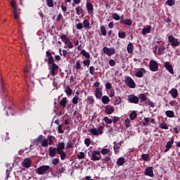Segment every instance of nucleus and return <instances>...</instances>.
<instances>
[{
  "instance_id": "nucleus-1",
  "label": "nucleus",
  "mask_w": 180,
  "mask_h": 180,
  "mask_svg": "<svg viewBox=\"0 0 180 180\" xmlns=\"http://www.w3.org/2000/svg\"><path fill=\"white\" fill-rule=\"evenodd\" d=\"M50 169H51L50 166L43 165L36 169L35 172H36V174H38V175H44V174H47V172H49Z\"/></svg>"
},
{
  "instance_id": "nucleus-2",
  "label": "nucleus",
  "mask_w": 180,
  "mask_h": 180,
  "mask_svg": "<svg viewBox=\"0 0 180 180\" xmlns=\"http://www.w3.org/2000/svg\"><path fill=\"white\" fill-rule=\"evenodd\" d=\"M51 66L49 67V70H50V74L51 75V77H56V75H57V74H58V68L59 67L58 66L57 64H56V63H54V61L51 64Z\"/></svg>"
},
{
  "instance_id": "nucleus-3",
  "label": "nucleus",
  "mask_w": 180,
  "mask_h": 180,
  "mask_svg": "<svg viewBox=\"0 0 180 180\" xmlns=\"http://www.w3.org/2000/svg\"><path fill=\"white\" fill-rule=\"evenodd\" d=\"M168 41L171 43L172 47H178L180 44L179 40L175 38L172 34L168 37Z\"/></svg>"
},
{
  "instance_id": "nucleus-4",
  "label": "nucleus",
  "mask_w": 180,
  "mask_h": 180,
  "mask_svg": "<svg viewBox=\"0 0 180 180\" xmlns=\"http://www.w3.org/2000/svg\"><path fill=\"white\" fill-rule=\"evenodd\" d=\"M46 57H48V58H45L44 62L47 63V65L49 67H50V65L53 64L54 61V57H53V55H51V52L49 51L46 52Z\"/></svg>"
},
{
  "instance_id": "nucleus-5",
  "label": "nucleus",
  "mask_w": 180,
  "mask_h": 180,
  "mask_svg": "<svg viewBox=\"0 0 180 180\" xmlns=\"http://www.w3.org/2000/svg\"><path fill=\"white\" fill-rule=\"evenodd\" d=\"M124 81L127 86H129V88L131 89L136 88V82H134V80L131 77H127Z\"/></svg>"
},
{
  "instance_id": "nucleus-6",
  "label": "nucleus",
  "mask_w": 180,
  "mask_h": 180,
  "mask_svg": "<svg viewBox=\"0 0 180 180\" xmlns=\"http://www.w3.org/2000/svg\"><path fill=\"white\" fill-rule=\"evenodd\" d=\"M103 51L104 53V54H106V56H113V54H115L116 53V49L113 47H103Z\"/></svg>"
},
{
  "instance_id": "nucleus-7",
  "label": "nucleus",
  "mask_w": 180,
  "mask_h": 180,
  "mask_svg": "<svg viewBox=\"0 0 180 180\" xmlns=\"http://www.w3.org/2000/svg\"><path fill=\"white\" fill-rule=\"evenodd\" d=\"M149 69L150 71H153V72H155L158 70V63L154 60H151L149 62Z\"/></svg>"
},
{
  "instance_id": "nucleus-8",
  "label": "nucleus",
  "mask_w": 180,
  "mask_h": 180,
  "mask_svg": "<svg viewBox=\"0 0 180 180\" xmlns=\"http://www.w3.org/2000/svg\"><path fill=\"white\" fill-rule=\"evenodd\" d=\"M102 158L99 150H94L91 157V161H99Z\"/></svg>"
},
{
  "instance_id": "nucleus-9",
  "label": "nucleus",
  "mask_w": 180,
  "mask_h": 180,
  "mask_svg": "<svg viewBox=\"0 0 180 180\" xmlns=\"http://www.w3.org/2000/svg\"><path fill=\"white\" fill-rule=\"evenodd\" d=\"M153 169V167H148L145 169L144 175H146V176H150V178H153V176H154V171Z\"/></svg>"
},
{
  "instance_id": "nucleus-10",
  "label": "nucleus",
  "mask_w": 180,
  "mask_h": 180,
  "mask_svg": "<svg viewBox=\"0 0 180 180\" xmlns=\"http://www.w3.org/2000/svg\"><path fill=\"white\" fill-rule=\"evenodd\" d=\"M128 101L129 102H130V103H134L135 105H137V103H139V99L137 96H134L132 94L128 96Z\"/></svg>"
},
{
  "instance_id": "nucleus-11",
  "label": "nucleus",
  "mask_w": 180,
  "mask_h": 180,
  "mask_svg": "<svg viewBox=\"0 0 180 180\" xmlns=\"http://www.w3.org/2000/svg\"><path fill=\"white\" fill-rule=\"evenodd\" d=\"M104 112L106 115H112L115 112V107L110 105H105Z\"/></svg>"
},
{
  "instance_id": "nucleus-12",
  "label": "nucleus",
  "mask_w": 180,
  "mask_h": 180,
  "mask_svg": "<svg viewBox=\"0 0 180 180\" xmlns=\"http://www.w3.org/2000/svg\"><path fill=\"white\" fill-rule=\"evenodd\" d=\"M49 157H51V158H53V157H56L57 155L58 150L56 148L50 147L49 148Z\"/></svg>"
},
{
  "instance_id": "nucleus-13",
  "label": "nucleus",
  "mask_w": 180,
  "mask_h": 180,
  "mask_svg": "<svg viewBox=\"0 0 180 180\" xmlns=\"http://www.w3.org/2000/svg\"><path fill=\"white\" fill-rule=\"evenodd\" d=\"M114 146L113 149L115 154H117L119 153V150L120 149V147H122V144H123V141H121L120 143H117L116 142L113 143Z\"/></svg>"
},
{
  "instance_id": "nucleus-14",
  "label": "nucleus",
  "mask_w": 180,
  "mask_h": 180,
  "mask_svg": "<svg viewBox=\"0 0 180 180\" xmlns=\"http://www.w3.org/2000/svg\"><path fill=\"white\" fill-rule=\"evenodd\" d=\"M64 148H65V143H64V142L58 143L56 146V150L58 153H61L64 151Z\"/></svg>"
},
{
  "instance_id": "nucleus-15",
  "label": "nucleus",
  "mask_w": 180,
  "mask_h": 180,
  "mask_svg": "<svg viewBox=\"0 0 180 180\" xmlns=\"http://www.w3.org/2000/svg\"><path fill=\"white\" fill-rule=\"evenodd\" d=\"M164 67L170 72V74H174V68H172V65H170L169 62H165Z\"/></svg>"
},
{
  "instance_id": "nucleus-16",
  "label": "nucleus",
  "mask_w": 180,
  "mask_h": 180,
  "mask_svg": "<svg viewBox=\"0 0 180 180\" xmlns=\"http://www.w3.org/2000/svg\"><path fill=\"white\" fill-rule=\"evenodd\" d=\"M86 10L89 15L94 13V5L91 2L86 3Z\"/></svg>"
},
{
  "instance_id": "nucleus-17",
  "label": "nucleus",
  "mask_w": 180,
  "mask_h": 180,
  "mask_svg": "<svg viewBox=\"0 0 180 180\" xmlns=\"http://www.w3.org/2000/svg\"><path fill=\"white\" fill-rule=\"evenodd\" d=\"M127 51L128 54H133V51H134V46L133 45V43L129 42L127 44Z\"/></svg>"
},
{
  "instance_id": "nucleus-18",
  "label": "nucleus",
  "mask_w": 180,
  "mask_h": 180,
  "mask_svg": "<svg viewBox=\"0 0 180 180\" xmlns=\"http://www.w3.org/2000/svg\"><path fill=\"white\" fill-rule=\"evenodd\" d=\"M22 165L25 167V168H30L32 166V160H30L29 158L25 159L22 162Z\"/></svg>"
},
{
  "instance_id": "nucleus-19",
  "label": "nucleus",
  "mask_w": 180,
  "mask_h": 180,
  "mask_svg": "<svg viewBox=\"0 0 180 180\" xmlns=\"http://www.w3.org/2000/svg\"><path fill=\"white\" fill-rule=\"evenodd\" d=\"M120 23L121 25H127V26H131L133 22L130 19L120 20Z\"/></svg>"
},
{
  "instance_id": "nucleus-20",
  "label": "nucleus",
  "mask_w": 180,
  "mask_h": 180,
  "mask_svg": "<svg viewBox=\"0 0 180 180\" xmlns=\"http://www.w3.org/2000/svg\"><path fill=\"white\" fill-rule=\"evenodd\" d=\"M102 88L98 87L96 89V94L95 96L97 99H101L102 98Z\"/></svg>"
},
{
  "instance_id": "nucleus-21",
  "label": "nucleus",
  "mask_w": 180,
  "mask_h": 180,
  "mask_svg": "<svg viewBox=\"0 0 180 180\" xmlns=\"http://www.w3.org/2000/svg\"><path fill=\"white\" fill-rule=\"evenodd\" d=\"M169 94H170L172 98H178V89L173 88L169 91Z\"/></svg>"
},
{
  "instance_id": "nucleus-22",
  "label": "nucleus",
  "mask_w": 180,
  "mask_h": 180,
  "mask_svg": "<svg viewBox=\"0 0 180 180\" xmlns=\"http://www.w3.org/2000/svg\"><path fill=\"white\" fill-rule=\"evenodd\" d=\"M143 72L146 74V69H144L143 68H141V70L136 72L135 76L137 77L138 78H143V75H144Z\"/></svg>"
},
{
  "instance_id": "nucleus-23",
  "label": "nucleus",
  "mask_w": 180,
  "mask_h": 180,
  "mask_svg": "<svg viewBox=\"0 0 180 180\" xmlns=\"http://www.w3.org/2000/svg\"><path fill=\"white\" fill-rule=\"evenodd\" d=\"M43 139H44V136L43 135H39L37 139H34V144L39 146V144L43 141Z\"/></svg>"
},
{
  "instance_id": "nucleus-24",
  "label": "nucleus",
  "mask_w": 180,
  "mask_h": 180,
  "mask_svg": "<svg viewBox=\"0 0 180 180\" xmlns=\"http://www.w3.org/2000/svg\"><path fill=\"white\" fill-rule=\"evenodd\" d=\"M48 144L49 146H53L54 145V140H56V137L53 135L48 136Z\"/></svg>"
},
{
  "instance_id": "nucleus-25",
  "label": "nucleus",
  "mask_w": 180,
  "mask_h": 180,
  "mask_svg": "<svg viewBox=\"0 0 180 180\" xmlns=\"http://www.w3.org/2000/svg\"><path fill=\"white\" fill-rule=\"evenodd\" d=\"M148 33H151V26L150 25H147V27L142 30V34L143 35L148 34Z\"/></svg>"
},
{
  "instance_id": "nucleus-26",
  "label": "nucleus",
  "mask_w": 180,
  "mask_h": 180,
  "mask_svg": "<svg viewBox=\"0 0 180 180\" xmlns=\"http://www.w3.org/2000/svg\"><path fill=\"white\" fill-rule=\"evenodd\" d=\"M24 74L27 78V81H29V77H30V69L28 67L24 68Z\"/></svg>"
},
{
  "instance_id": "nucleus-27",
  "label": "nucleus",
  "mask_w": 180,
  "mask_h": 180,
  "mask_svg": "<svg viewBox=\"0 0 180 180\" xmlns=\"http://www.w3.org/2000/svg\"><path fill=\"white\" fill-rule=\"evenodd\" d=\"M59 103L63 109H65V108L67 107V97H63Z\"/></svg>"
},
{
  "instance_id": "nucleus-28",
  "label": "nucleus",
  "mask_w": 180,
  "mask_h": 180,
  "mask_svg": "<svg viewBox=\"0 0 180 180\" xmlns=\"http://www.w3.org/2000/svg\"><path fill=\"white\" fill-rule=\"evenodd\" d=\"M101 101L104 105H108V103H109V102H110V98H109V96H103L101 98Z\"/></svg>"
},
{
  "instance_id": "nucleus-29",
  "label": "nucleus",
  "mask_w": 180,
  "mask_h": 180,
  "mask_svg": "<svg viewBox=\"0 0 180 180\" xmlns=\"http://www.w3.org/2000/svg\"><path fill=\"white\" fill-rule=\"evenodd\" d=\"M81 54L87 60L91 58V55L89 54V53L86 52V51H85L84 49H82L81 51Z\"/></svg>"
},
{
  "instance_id": "nucleus-30",
  "label": "nucleus",
  "mask_w": 180,
  "mask_h": 180,
  "mask_svg": "<svg viewBox=\"0 0 180 180\" xmlns=\"http://www.w3.org/2000/svg\"><path fill=\"white\" fill-rule=\"evenodd\" d=\"M172 144H174V138H172L171 140L167 143L165 148L171 150V148H172Z\"/></svg>"
},
{
  "instance_id": "nucleus-31",
  "label": "nucleus",
  "mask_w": 180,
  "mask_h": 180,
  "mask_svg": "<svg viewBox=\"0 0 180 180\" xmlns=\"http://www.w3.org/2000/svg\"><path fill=\"white\" fill-rule=\"evenodd\" d=\"M61 41L65 43V44L70 40V37H67L65 34H63L60 36Z\"/></svg>"
},
{
  "instance_id": "nucleus-32",
  "label": "nucleus",
  "mask_w": 180,
  "mask_h": 180,
  "mask_svg": "<svg viewBox=\"0 0 180 180\" xmlns=\"http://www.w3.org/2000/svg\"><path fill=\"white\" fill-rule=\"evenodd\" d=\"M89 132L91 133V134H92V136H99V132L98 131V129L96 128H91Z\"/></svg>"
},
{
  "instance_id": "nucleus-33",
  "label": "nucleus",
  "mask_w": 180,
  "mask_h": 180,
  "mask_svg": "<svg viewBox=\"0 0 180 180\" xmlns=\"http://www.w3.org/2000/svg\"><path fill=\"white\" fill-rule=\"evenodd\" d=\"M74 143H75V140L68 141L66 144L67 148H74Z\"/></svg>"
},
{
  "instance_id": "nucleus-34",
  "label": "nucleus",
  "mask_w": 180,
  "mask_h": 180,
  "mask_svg": "<svg viewBox=\"0 0 180 180\" xmlns=\"http://www.w3.org/2000/svg\"><path fill=\"white\" fill-rule=\"evenodd\" d=\"M75 11H76L77 15H78L84 14V11L82 10V6H78L77 8H75Z\"/></svg>"
},
{
  "instance_id": "nucleus-35",
  "label": "nucleus",
  "mask_w": 180,
  "mask_h": 180,
  "mask_svg": "<svg viewBox=\"0 0 180 180\" xmlns=\"http://www.w3.org/2000/svg\"><path fill=\"white\" fill-rule=\"evenodd\" d=\"M117 165L119 166H122L124 165V158H119L117 161Z\"/></svg>"
},
{
  "instance_id": "nucleus-36",
  "label": "nucleus",
  "mask_w": 180,
  "mask_h": 180,
  "mask_svg": "<svg viewBox=\"0 0 180 180\" xmlns=\"http://www.w3.org/2000/svg\"><path fill=\"white\" fill-rule=\"evenodd\" d=\"M165 114L167 117H174L175 116V113H174V111L172 110H167Z\"/></svg>"
},
{
  "instance_id": "nucleus-37",
  "label": "nucleus",
  "mask_w": 180,
  "mask_h": 180,
  "mask_svg": "<svg viewBox=\"0 0 180 180\" xmlns=\"http://www.w3.org/2000/svg\"><path fill=\"white\" fill-rule=\"evenodd\" d=\"M129 118L131 119V120H134V119H137V112H136V111H133L129 115Z\"/></svg>"
},
{
  "instance_id": "nucleus-38",
  "label": "nucleus",
  "mask_w": 180,
  "mask_h": 180,
  "mask_svg": "<svg viewBox=\"0 0 180 180\" xmlns=\"http://www.w3.org/2000/svg\"><path fill=\"white\" fill-rule=\"evenodd\" d=\"M100 30H101V32L102 36H106L107 32H106V28L105 27L104 25H101V26L100 27Z\"/></svg>"
},
{
  "instance_id": "nucleus-39",
  "label": "nucleus",
  "mask_w": 180,
  "mask_h": 180,
  "mask_svg": "<svg viewBox=\"0 0 180 180\" xmlns=\"http://www.w3.org/2000/svg\"><path fill=\"white\" fill-rule=\"evenodd\" d=\"M58 154H59V155H60V159L62 160V161H64L67 157V154H65V152L62 151V152H59L58 153Z\"/></svg>"
},
{
  "instance_id": "nucleus-40",
  "label": "nucleus",
  "mask_w": 180,
  "mask_h": 180,
  "mask_svg": "<svg viewBox=\"0 0 180 180\" xmlns=\"http://www.w3.org/2000/svg\"><path fill=\"white\" fill-rule=\"evenodd\" d=\"M104 122L106 123V124H112L113 122V120L108 117H105L103 118Z\"/></svg>"
},
{
  "instance_id": "nucleus-41",
  "label": "nucleus",
  "mask_w": 180,
  "mask_h": 180,
  "mask_svg": "<svg viewBox=\"0 0 180 180\" xmlns=\"http://www.w3.org/2000/svg\"><path fill=\"white\" fill-rule=\"evenodd\" d=\"M65 92L66 95H72V89H71V87H70V86H67V88L65 90Z\"/></svg>"
},
{
  "instance_id": "nucleus-42",
  "label": "nucleus",
  "mask_w": 180,
  "mask_h": 180,
  "mask_svg": "<svg viewBox=\"0 0 180 180\" xmlns=\"http://www.w3.org/2000/svg\"><path fill=\"white\" fill-rule=\"evenodd\" d=\"M141 158H142V160H143V161H150V155L143 154L141 155Z\"/></svg>"
},
{
  "instance_id": "nucleus-43",
  "label": "nucleus",
  "mask_w": 180,
  "mask_h": 180,
  "mask_svg": "<svg viewBox=\"0 0 180 180\" xmlns=\"http://www.w3.org/2000/svg\"><path fill=\"white\" fill-rule=\"evenodd\" d=\"M11 6L13 7L14 11H18V6L16 5V1L15 0H11Z\"/></svg>"
},
{
  "instance_id": "nucleus-44",
  "label": "nucleus",
  "mask_w": 180,
  "mask_h": 180,
  "mask_svg": "<svg viewBox=\"0 0 180 180\" xmlns=\"http://www.w3.org/2000/svg\"><path fill=\"white\" fill-rule=\"evenodd\" d=\"M41 146L42 147H48L49 146V140L48 139H42V141L41 143Z\"/></svg>"
},
{
  "instance_id": "nucleus-45",
  "label": "nucleus",
  "mask_w": 180,
  "mask_h": 180,
  "mask_svg": "<svg viewBox=\"0 0 180 180\" xmlns=\"http://www.w3.org/2000/svg\"><path fill=\"white\" fill-rule=\"evenodd\" d=\"M58 174H64L65 172V167L60 165V167L58 168Z\"/></svg>"
},
{
  "instance_id": "nucleus-46",
  "label": "nucleus",
  "mask_w": 180,
  "mask_h": 180,
  "mask_svg": "<svg viewBox=\"0 0 180 180\" xmlns=\"http://www.w3.org/2000/svg\"><path fill=\"white\" fill-rule=\"evenodd\" d=\"M139 98L141 100V102H146V101H147V96H146L145 94H141Z\"/></svg>"
},
{
  "instance_id": "nucleus-47",
  "label": "nucleus",
  "mask_w": 180,
  "mask_h": 180,
  "mask_svg": "<svg viewBox=\"0 0 180 180\" xmlns=\"http://www.w3.org/2000/svg\"><path fill=\"white\" fill-rule=\"evenodd\" d=\"M114 102L115 105H119L122 102V98H120V97L115 96L114 98Z\"/></svg>"
},
{
  "instance_id": "nucleus-48",
  "label": "nucleus",
  "mask_w": 180,
  "mask_h": 180,
  "mask_svg": "<svg viewBox=\"0 0 180 180\" xmlns=\"http://www.w3.org/2000/svg\"><path fill=\"white\" fill-rule=\"evenodd\" d=\"M160 129H163L164 130H168V125L166 123H161L159 125Z\"/></svg>"
},
{
  "instance_id": "nucleus-49",
  "label": "nucleus",
  "mask_w": 180,
  "mask_h": 180,
  "mask_svg": "<svg viewBox=\"0 0 180 180\" xmlns=\"http://www.w3.org/2000/svg\"><path fill=\"white\" fill-rule=\"evenodd\" d=\"M164 50H165L164 46H160L158 49V55L162 56V54H164Z\"/></svg>"
},
{
  "instance_id": "nucleus-50",
  "label": "nucleus",
  "mask_w": 180,
  "mask_h": 180,
  "mask_svg": "<svg viewBox=\"0 0 180 180\" xmlns=\"http://www.w3.org/2000/svg\"><path fill=\"white\" fill-rule=\"evenodd\" d=\"M90 65H91V60L87 59L83 61V65L84 67H89Z\"/></svg>"
},
{
  "instance_id": "nucleus-51",
  "label": "nucleus",
  "mask_w": 180,
  "mask_h": 180,
  "mask_svg": "<svg viewBox=\"0 0 180 180\" xmlns=\"http://www.w3.org/2000/svg\"><path fill=\"white\" fill-rule=\"evenodd\" d=\"M46 5L49 8H53L54 6V3L53 2V0H46Z\"/></svg>"
},
{
  "instance_id": "nucleus-52",
  "label": "nucleus",
  "mask_w": 180,
  "mask_h": 180,
  "mask_svg": "<svg viewBox=\"0 0 180 180\" xmlns=\"http://www.w3.org/2000/svg\"><path fill=\"white\" fill-rule=\"evenodd\" d=\"M79 100V98H78V96H75V97H73L72 100L73 105H77L78 103Z\"/></svg>"
},
{
  "instance_id": "nucleus-53",
  "label": "nucleus",
  "mask_w": 180,
  "mask_h": 180,
  "mask_svg": "<svg viewBox=\"0 0 180 180\" xmlns=\"http://www.w3.org/2000/svg\"><path fill=\"white\" fill-rule=\"evenodd\" d=\"M166 4H168L169 6H174V5H175V0H167Z\"/></svg>"
},
{
  "instance_id": "nucleus-54",
  "label": "nucleus",
  "mask_w": 180,
  "mask_h": 180,
  "mask_svg": "<svg viewBox=\"0 0 180 180\" xmlns=\"http://www.w3.org/2000/svg\"><path fill=\"white\" fill-rule=\"evenodd\" d=\"M112 19H115V20H120V16L119 14L114 13H112Z\"/></svg>"
},
{
  "instance_id": "nucleus-55",
  "label": "nucleus",
  "mask_w": 180,
  "mask_h": 180,
  "mask_svg": "<svg viewBox=\"0 0 180 180\" xmlns=\"http://www.w3.org/2000/svg\"><path fill=\"white\" fill-rule=\"evenodd\" d=\"M109 153H110V150L108 148H103L101 150V154H103V155H105V154H109Z\"/></svg>"
},
{
  "instance_id": "nucleus-56",
  "label": "nucleus",
  "mask_w": 180,
  "mask_h": 180,
  "mask_svg": "<svg viewBox=\"0 0 180 180\" xmlns=\"http://www.w3.org/2000/svg\"><path fill=\"white\" fill-rule=\"evenodd\" d=\"M65 44H67L68 49H74V45H72V42L71 40H68Z\"/></svg>"
},
{
  "instance_id": "nucleus-57",
  "label": "nucleus",
  "mask_w": 180,
  "mask_h": 180,
  "mask_svg": "<svg viewBox=\"0 0 180 180\" xmlns=\"http://www.w3.org/2000/svg\"><path fill=\"white\" fill-rule=\"evenodd\" d=\"M60 162V159L59 158H53L51 161V164L53 165H57Z\"/></svg>"
},
{
  "instance_id": "nucleus-58",
  "label": "nucleus",
  "mask_w": 180,
  "mask_h": 180,
  "mask_svg": "<svg viewBox=\"0 0 180 180\" xmlns=\"http://www.w3.org/2000/svg\"><path fill=\"white\" fill-rule=\"evenodd\" d=\"M149 123H150V118L145 117L144 118V122H143V126H148Z\"/></svg>"
},
{
  "instance_id": "nucleus-59",
  "label": "nucleus",
  "mask_w": 180,
  "mask_h": 180,
  "mask_svg": "<svg viewBox=\"0 0 180 180\" xmlns=\"http://www.w3.org/2000/svg\"><path fill=\"white\" fill-rule=\"evenodd\" d=\"M84 27L88 29L89 27V21L88 20H84L83 21Z\"/></svg>"
},
{
  "instance_id": "nucleus-60",
  "label": "nucleus",
  "mask_w": 180,
  "mask_h": 180,
  "mask_svg": "<svg viewBox=\"0 0 180 180\" xmlns=\"http://www.w3.org/2000/svg\"><path fill=\"white\" fill-rule=\"evenodd\" d=\"M89 70L91 75H95V67L90 66Z\"/></svg>"
},
{
  "instance_id": "nucleus-61",
  "label": "nucleus",
  "mask_w": 180,
  "mask_h": 180,
  "mask_svg": "<svg viewBox=\"0 0 180 180\" xmlns=\"http://www.w3.org/2000/svg\"><path fill=\"white\" fill-rule=\"evenodd\" d=\"M118 37H120V39H124L126 37V32H119Z\"/></svg>"
},
{
  "instance_id": "nucleus-62",
  "label": "nucleus",
  "mask_w": 180,
  "mask_h": 180,
  "mask_svg": "<svg viewBox=\"0 0 180 180\" xmlns=\"http://www.w3.org/2000/svg\"><path fill=\"white\" fill-rule=\"evenodd\" d=\"M84 144L87 147H89V146H91V139L89 138L85 139H84Z\"/></svg>"
},
{
  "instance_id": "nucleus-63",
  "label": "nucleus",
  "mask_w": 180,
  "mask_h": 180,
  "mask_svg": "<svg viewBox=\"0 0 180 180\" xmlns=\"http://www.w3.org/2000/svg\"><path fill=\"white\" fill-rule=\"evenodd\" d=\"M120 117H116V116L112 117V122L114 123V124H116L117 122H120Z\"/></svg>"
},
{
  "instance_id": "nucleus-64",
  "label": "nucleus",
  "mask_w": 180,
  "mask_h": 180,
  "mask_svg": "<svg viewBox=\"0 0 180 180\" xmlns=\"http://www.w3.org/2000/svg\"><path fill=\"white\" fill-rule=\"evenodd\" d=\"M125 126H126L127 129H128V127H130V126H131L130 119L127 118L125 120Z\"/></svg>"
}]
</instances>
